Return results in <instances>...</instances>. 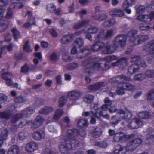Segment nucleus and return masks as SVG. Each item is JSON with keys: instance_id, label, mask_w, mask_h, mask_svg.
Instances as JSON below:
<instances>
[{"instance_id": "f257e3e1", "label": "nucleus", "mask_w": 154, "mask_h": 154, "mask_svg": "<svg viewBox=\"0 0 154 154\" xmlns=\"http://www.w3.org/2000/svg\"><path fill=\"white\" fill-rule=\"evenodd\" d=\"M138 33V31L131 30L129 31L127 35H119L115 38V41L117 42L118 45L122 48H124L126 44L127 38H129L130 42L134 43L135 40L138 38L136 44L134 45H138L145 42L149 39L148 36L146 35H139L136 36Z\"/></svg>"}, {"instance_id": "f03ea898", "label": "nucleus", "mask_w": 154, "mask_h": 154, "mask_svg": "<svg viewBox=\"0 0 154 154\" xmlns=\"http://www.w3.org/2000/svg\"><path fill=\"white\" fill-rule=\"evenodd\" d=\"M101 60L99 57H96L93 58L90 57L86 58L85 60L82 61V65L85 69V73L91 75L92 74L91 69H96L99 71H105L110 68L108 63H106L104 64V67H102L101 63H98Z\"/></svg>"}, {"instance_id": "7ed1b4c3", "label": "nucleus", "mask_w": 154, "mask_h": 154, "mask_svg": "<svg viewBox=\"0 0 154 154\" xmlns=\"http://www.w3.org/2000/svg\"><path fill=\"white\" fill-rule=\"evenodd\" d=\"M117 42L115 41V39L112 44H110V42H108L106 45L104 43L101 41H96L92 45L91 47V51L94 52L98 51L100 49H103L102 53L106 54H112L118 48Z\"/></svg>"}, {"instance_id": "20e7f679", "label": "nucleus", "mask_w": 154, "mask_h": 154, "mask_svg": "<svg viewBox=\"0 0 154 154\" xmlns=\"http://www.w3.org/2000/svg\"><path fill=\"white\" fill-rule=\"evenodd\" d=\"M130 80V78L123 75H118L111 78L110 82L117 85L122 84V88L125 90H132L134 86L129 83L125 82Z\"/></svg>"}, {"instance_id": "39448f33", "label": "nucleus", "mask_w": 154, "mask_h": 154, "mask_svg": "<svg viewBox=\"0 0 154 154\" xmlns=\"http://www.w3.org/2000/svg\"><path fill=\"white\" fill-rule=\"evenodd\" d=\"M45 121L44 119L41 116H38L33 121H27L26 122H21L18 125V127L22 128L26 124L30 125L32 129H36L42 125Z\"/></svg>"}, {"instance_id": "423d86ee", "label": "nucleus", "mask_w": 154, "mask_h": 154, "mask_svg": "<svg viewBox=\"0 0 154 154\" xmlns=\"http://www.w3.org/2000/svg\"><path fill=\"white\" fill-rule=\"evenodd\" d=\"M33 108L29 107L22 110L21 113H17L12 117L11 121L12 123L14 124L22 118L28 117L33 113Z\"/></svg>"}, {"instance_id": "0eeeda50", "label": "nucleus", "mask_w": 154, "mask_h": 154, "mask_svg": "<svg viewBox=\"0 0 154 154\" xmlns=\"http://www.w3.org/2000/svg\"><path fill=\"white\" fill-rule=\"evenodd\" d=\"M135 136L134 133L126 134L120 132L116 133L113 136V140L115 142H124L134 138Z\"/></svg>"}, {"instance_id": "6e6552de", "label": "nucleus", "mask_w": 154, "mask_h": 154, "mask_svg": "<svg viewBox=\"0 0 154 154\" xmlns=\"http://www.w3.org/2000/svg\"><path fill=\"white\" fill-rule=\"evenodd\" d=\"M109 111L110 113H112L117 111V113L121 115L122 119L125 120H129L132 117V114L129 111L125 112L122 109L118 110L116 107L114 106H111L110 107Z\"/></svg>"}, {"instance_id": "1a4fd4ad", "label": "nucleus", "mask_w": 154, "mask_h": 154, "mask_svg": "<svg viewBox=\"0 0 154 154\" xmlns=\"http://www.w3.org/2000/svg\"><path fill=\"white\" fill-rule=\"evenodd\" d=\"M150 78H154V69L153 70H146L144 75L143 73L136 74L134 77V79L138 81H141L144 79L146 77Z\"/></svg>"}, {"instance_id": "9d476101", "label": "nucleus", "mask_w": 154, "mask_h": 154, "mask_svg": "<svg viewBox=\"0 0 154 154\" xmlns=\"http://www.w3.org/2000/svg\"><path fill=\"white\" fill-rule=\"evenodd\" d=\"M86 133L84 130H79L75 128L70 129L67 131V136L68 137H78L80 136L83 138L86 137Z\"/></svg>"}, {"instance_id": "9b49d317", "label": "nucleus", "mask_w": 154, "mask_h": 154, "mask_svg": "<svg viewBox=\"0 0 154 154\" xmlns=\"http://www.w3.org/2000/svg\"><path fill=\"white\" fill-rule=\"evenodd\" d=\"M67 132L65 137H64L65 143H68L71 150H74L79 145V141L76 140L75 138L76 137H68L67 136Z\"/></svg>"}, {"instance_id": "f8f14e48", "label": "nucleus", "mask_w": 154, "mask_h": 154, "mask_svg": "<svg viewBox=\"0 0 154 154\" xmlns=\"http://www.w3.org/2000/svg\"><path fill=\"white\" fill-rule=\"evenodd\" d=\"M143 140L140 138L134 139L128 143L127 149L131 151H133L140 146Z\"/></svg>"}, {"instance_id": "ddd939ff", "label": "nucleus", "mask_w": 154, "mask_h": 154, "mask_svg": "<svg viewBox=\"0 0 154 154\" xmlns=\"http://www.w3.org/2000/svg\"><path fill=\"white\" fill-rule=\"evenodd\" d=\"M103 111L102 110H99L98 108H97L95 110L94 113L92 116L91 117L90 122L91 124H94L96 123V119L95 118L99 119L100 117L104 116L103 115Z\"/></svg>"}, {"instance_id": "4468645a", "label": "nucleus", "mask_w": 154, "mask_h": 154, "mask_svg": "<svg viewBox=\"0 0 154 154\" xmlns=\"http://www.w3.org/2000/svg\"><path fill=\"white\" fill-rule=\"evenodd\" d=\"M45 136V131L40 129L34 131L32 134L33 138L37 140H40L44 139Z\"/></svg>"}, {"instance_id": "2eb2a0df", "label": "nucleus", "mask_w": 154, "mask_h": 154, "mask_svg": "<svg viewBox=\"0 0 154 154\" xmlns=\"http://www.w3.org/2000/svg\"><path fill=\"white\" fill-rule=\"evenodd\" d=\"M130 60L131 63L137 62L136 64H139V67L140 66L143 67H146L147 66L145 61L141 59L140 57L139 56H134L131 58Z\"/></svg>"}, {"instance_id": "dca6fc26", "label": "nucleus", "mask_w": 154, "mask_h": 154, "mask_svg": "<svg viewBox=\"0 0 154 154\" xmlns=\"http://www.w3.org/2000/svg\"><path fill=\"white\" fill-rule=\"evenodd\" d=\"M128 144L125 147L122 145L118 144L115 146L114 148V154H125L127 151H129L128 149Z\"/></svg>"}, {"instance_id": "f3484780", "label": "nucleus", "mask_w": 154, "mask_h": 154, "mask_svg": "<svg viewBox=\"0 0 154 154\" xmlns=\"http://www.w3.org/2000/svg\"><path fill=\"white\" fill-rule=\"evenodd\" d=\"M63 139V142H62V144L59 146V149L62 153L68 154L69 152V150L71 149L69 147L68 143H65L64 137Z\"/></svg>"}, {"instance_id": "a211bd4d", "label": "nucleus", "mask_w": 154, "mask_h": 154, "mask_svg": "<svg viewBox=\"0 0 154 154\" xmlns=\"http://www.w3.org/2000/svg\"><path fill=\"white\" fill-rule=\"evenodd\" d=\"M144 51H149L151 54H154V40L148 42L143 47Z\"/></svg>"}, {"instance_id": "6ab92c4d", "label": "nucleus", "mask_w": 154, "mask_h": 154, "mask_svg": "<svg viewBox=\"0 0 154 154\" xmlns=\"http://www.w3.org/2000/svg\"><path fill=\"white\" fill-rule=\"evenodd\" d=\"M109 14L112 17H121L124 15V13L122 10L115 8L110 11Z\"/></svg>"}, {"instance_id": "aec40b11", "label": "nucleus", "mask_w": 154, "mask_h": 154, "mask_svg": "<svg viewBox=\"0 0 154 154\" xmlns=\"http://www.w3.org/2000/svg\"><path fill=\"white\" fill-rule=\"evenodd\" d=\"M38 148V145L35 143L31 141L27 144L26 149L29 152H32Z\"/></svg>"}, {"instance_id": "412c9836", "label": "nucleus", "mask_w": 154, "mask_h": 154, "mask_svg": "<svg viewBox=\"0 0 154 154\" xmlns=\"http://www.w3.org/2000/svg\"><path fill=\"white\" fill-rule=\"evenodd\" d=\"M81 95L79 91L73 90L68 92V96L70 99L75 100L78 99Z\"/></svg>"}, {"instance_id": "4be33fe9", "label": "nucleus", "mask_w": 154, "mask_h": 154, "mask_svg": "<svg viewBox=\"0 0 154 154\" xmlns=\"http://www.w3.org/2000/svg\"><path fill=\"white\" fill-rule=\"evenodd\" d=\"M10 73L6 72L2 73L1 77L5 81L6 85L8 86H10L13 84V81L12 79H10L8 76L10 75Z\"/></svg>"}, {"instance_id": "5701e85b", "label": "nucleus", "mask_w": 154, "mask_h": 154, "mask_svg": "<svg viewBox=\"0 0 154 154\" xmlns=\"http://www.w3.org/2000/svg\"><path fill=\"white\" fill-rule=\"evenodd\" d=\"M80 52L82 53V55L78 54L77 58H78L82 59L86 57L90 54V49L87 47H85L80 50Z\"/></svg>"}, {"instance_id": "b1692460", "label": "nucleus", "mask_w": 154, "mask_h": 154, "mask_svg": "<svg viewBox=\"0 0 154 154\" xmlns=\"http://www.w3.org/2000/svg\"><path fill=\"white\" fill-rule=\"evenodd\" d=\"M74 34H71L64 36L61 40V43L62 44H67L71 41L73 38Z\"/></svg>"}, {"instance_id": "393cba45", "label": "nucleus", "mask_w": 154, "mask_h": 154, "mask_svg": "<svg viewBox=\"0 0 154 154\" xmlns=\"http://www.w3.org/2000/svg\"><path fill=\"white\" fill-rule=\"evenodd\" d=\"M12 115V113L9 110H5L0 112V118L6 120L9 119Z\"/></svg>"}, {"instance_id": "a878e982", "label": "nucleus", "mask_w": 154, "mask_h": 154, "mask_svg": "<svg viewBox=\"0 0 154 154\" xmlns=\"http://www.w3.org/2000/svg\"><path fill=\"white\" fill-rule=\"evenodd\" d=\"M139 69V64H133L128 67V72L131 74H133L138 71Z\"/></svg>"}, {"instance_id": "bb28decb", "label": "nucleus", "mask_w": 154, "mask_h": 154, "mask_svg": "<svg viewBox=\"0 0 154 154\" xmlns=\"http://www.w3.org/2000/svg\"><path fill=\"white\" fill-rule=\"evenodd\" d=\"M19 151L18 146L16 145H14L9 148L7 154H18Z\"/></svg>"}, {"instance_id": "cd10ccee", "label": "nucleus", "mask_w": 154, "mask_h": 154, "mask_svg": "<svg viewBox=\"0 0 154 154\" xmlns=\"http://www.w3.org/2000/svg\"><path fill=\"white\" fill-rule=\"evenodd\" d=\"M88 125V123L87 120L84 119L79 120L77 123V126L82 129L84 127H87Z\"/></svg>"}, {"instance_id": "c85d7f7f", "label": "nucleus", "mask_w": 154, "mask_h": 154, "mask_svg": "<svg viewBox=\"0 0 154 154\" xmlns=\"http://www.w3.org/2000/svg\"><path fill=\"white\" fill-rule=\"evenodd\" d=\"M152 115V112H150L148 111H142L139 113L138 116L140 119H148L150 118Z\"/></svg>"}, {"instance_id": "c756f323", "label": "nucleus", "mask_w": 154, "mask_h": 154, "mask_svg": "<svg viewBox=\"0 0 154 154\" xmlns=\"http://www.w3.org/2000/svg\"><path fill=\"white\" fill-rule=\"evenodd\" d=\"M8 131L5 129L2 132L0 135V147H1L4 143V141L6 140L8 137Z\"/></svg>"}, {"instance_id": "7c9ffc66", "label": "nucleus", "mask_w": 154, "mask_h": 154, "mask_svg": "<svg viewBox=\"0 0 154 154\" xmlns=\"http://www.w3.org/2000/svg\"><path fill=\"white\" fill-rule=\"evenodd\" d=\"M150 23L143 22L139 24V29L141 30L148 31L151 28L150 26Z\"/></svg>"}, {"instance_id": "2f4dec72", "label": "nucleus", "mask_w": 154, "mask_h": 154, "mask_svg": "<svg viewBox=\"0 0 154 154\" xmlns=\"http://www.w3.org/2000/svg\"><path fill=\"white\" fill-rule=\"evenodd\" d=\"M54 110L52 107L45 106L43 109L39 110V113L42 114H48Z\"/></svg>"}, {"instance_id": "473e14b6", "label": "nucleus", "mask_w": 154, "mask_h": 154, "mask_svg": "<svg viewBox=\"0 0 154 154\" xmlns=\"http://www.w3.org/2000/svg\"><path fill=\"white\" fill-rule=\"evenodd\" d=\"M116 23V19L112 18L105 21L103 23V25L105 27L107 28L113 26Z\"/></svg>"}, {"instance_id": "72a5a7b5", "label": "nucleus", "mask_w": 154, "mask_h": 154, "mask_svg": "<svg viewBox=\"0 0 154 154\" xmlns=\"http://www.w3.org/2000/svg\"><path fill=\"white\" fill-rule=\"evenodd\" d=\"M94 97L90 94H87L85 95L83 98V101L86 103L91 104L94 101Z\"/></svg>"}, {"instance_id": "f704fd0d", "label": "nucleus", "mask_w": 154, "mask_h": 154, "mask_svg": "<svg viewBox=\"0 0 154 154\" xmlns=\"http://www.w3.org/2000/svg\"><path fill=\"white\" fill-rule=\"evenodd\" d=\"M64 113V111L62 109H58L56 110L55 114L54 115L53 118L55 119L58 120L63 115Z\"/></svg>"}, {"instance_id": "c9c22d12", "label": "nucleus", "mask_w": 154, "mask_h": 154, "mask_svg": "<svg viewBox=\"0 0 154 154\" xmlns=\"http://www.w3.org/2000/svg\"><path fill=\"white\" fill-rule=\"evenodd\" d=\"M11 32L13 34L14 39L16 41H17L18 38H20L21 34L20 32L17 29L16 27L13 28L11 30Z\"/></svg>"}, {"instance_id": "e433bc0d", "label": "nucleus", "mask_w": 154, "mask_h": 154, "mask_svg": "<svg viewBox=\"0 0 154 154\" xmlns=\"http://www.w3.org/2000/svg\"><path fill=\"white\" fill-rule=\"evenodd\" d=\"M121 120V118L120 116H115L112 117L110 121L111 124L114 125H116Z\"/></svg>"}, {"instance_id": "4c0bfd02", "label": "nucleus", "mask_w": 154, "mask_h": 154, "mask_svg": "<svg viewBox=\"0 0 154 154\" xmlns=\"http://www.w3.org/2000/svg\"><path fill=\"white\" fill-rule=\"evenodd\" d=\"M67 100V98L65 96H62L59 100V106L63 107L66 103Z\"/></svg>"}, {"instance_id": "58836bf2", "label": "nucleus", "mask_w": 154, "mask_h": 154, "mask_svg": "<svg viewBox=\"0 0 154 154\" xmlns=\"http://www.w3.org/2000/svg\"><path fill=\"white\" fill-rule=\"evenodd\" d=\"M101 130L99 128H96L93 130L92 135L94 138H99L101 134Z\"/></svg>"}, {"instance_id": "ea45409f", "label": "nucleus", "mask_w": 154, "mask_h": 154, "mask_svg": "<svg viewBox=\"0 0 154 154\" xmlns=\"http://www.w3.org/2000/svg\"><path fill=\"white\" fill-rule=\"evenodd\" d=\"M27 100L26 98L23 96L20 95L14 98V101L17 103H23Z\"/></svg>"}, {"instance_id": "a19ab883", "label": "nucleus", "mask_w": 154, "mask_h": 154, "mask_svg": "<svg viewBox=\"0 0 154 154\" xmlns=\"http://www.w3.org/2000/svg\"><path fill=\"white\" fill-rule=\"evenodd\" d=\"M84 45V40L82 38H77L75 41L74 45L77 47L78 48H80Z\"/></svg>"}, {"instance_id": "79ce46f5", "label": "nucleus", "mask_w": 154, "mask_h": 154, "mask_svg": "<svg viewBox=\"0 0 154 154\" xmlns=\"http://www.w3.org/2000/svg\"><path fill=\"white\" fill-rule=\"evenodd\" d=\"M56 7L53 3L48 4L46 7V10L48 12L54 13V10H56Z\"/></svg>"}, {"instance_id": "37998d69", "label": "nucleus", "mask_w": 154, "mask_h": 154, "mask_svg": "<svg viewBox=\"0 0 154 154\" xmlns=\"http://www.w3.org/2000/svg\"><path fill=\"white\" fill-rule=\"evenodd\" d=\"M104 30L103 29L100 32L96 37V39L100 41L106 39L105 38V35L104 34Z\"/></svg>"}, {"instance_id": "c03bdc74", "label": "nucleus", "mask_w": 154, "mask_h": 154, "mask_svg": "<svg viewBox=\"0 0 154 154\" xmlns=\"http://www.w3.org/2000/svg\"><path fill=\"white\" fill-rule=\"evenodd\" d=\"M119 60V68L123 67L127 63V59L125 57H122L118 60Z\"/></svg>"}, {"instance_id": "a18cd8bd", "label": "nucleus", "mask_w": 154, "mask_h": 154, "mask_svg": "<svg viewBox=\"0 0 154 154\" xmlns=\"http://www.w3.org/2000/svg\"><path fill=\"white\" fill-rule=\"evenodd\" d=\"M119 60V68L123 67L127 63V59L125 57H122L118 60Z\"/></svg>"}, {"instance_id": "49530a36", "label": "nucleus", "mask_w": 154, "mask_h": 154, "mask_svg": "<svg viewBox=\"0 0 154 154\" xmlns=\"http://www.w3.org/2000/svg\"><path fill=\"white\" fill-rule=\"evenodd\" d=\"M98 31V28L93 26H91L88 29V32L91 34L96 33Z\"/></svg>"}, {"instance_id": "de8ad7c7", "label": "nucleus", "mask_w": 154, "mask_h": 154, "mask_svg": "<svg viewBox=\"0 0 154 154\" xmlns=\"http://www.w3.org/2000/svg\"><path fill=\"white\" fill-rule=\"evenodd\" d=\"M8 23L6 20H4L0 24V32H2L6 29L8 27Z\"/></svg>"}, {"instance_id": "09e8293b", "label": "nucleus", "mask_w": 154, "mask_h": 154, "mask_svg": "<svg viewBox=\"0 0 154 154\" xmlns=\"http://www.w3.org/2000/svg\"><path fill=\"white\" fill-rule=\"evenodd\" d=\"M118 59V57L114 55L107 56L105 57L104 58V60L108 62L117 60Z\"/></svg>"}, {"instance_id": "8fccbe9b", "label": "nucleus", "mask_w": 154, "mask_h": 154, "mask_svg": "<svg viewBox=\"0 0 154 154\" xmlns=\"http://www.w3.org/2000/svg\"><path fill=\"white\" fill-rule=\"evenodd\" d=\"M134 120V119H133L131 120V122L128 124L127 127L129 129H132L137 128Z\"/></svg>"}, {"instance_id": "3c124183", "label": "nucleus", "mask_w": 154, "mask_h": 154, "mask_svg": "<svg viewBox=\"0 0 154 154\" xmlns=\"http://www.w3.org/2000/svg\"><path fill=\"white\" fill-rule=\"evenodd\" d=\"M28 41L26 42L23 47V51L28 53H30L32 51V50L30 48V46L28 45Z\"/></svg>"}, {"instance_id": "603ef678", "label": "nucleus", "mask_w": 154, "mask_h": 154, "mask_svg": "<svg viewBox=\"0 0 154 154\" xmlns=\"http://www.w3.org/2000/svg\"><path fill=\"white\" fill-rule=\"evenodd\" d=\"M147 15H140L138 16L137 17V20L141 21H143V22H148L147 21Z\"/></svg>"}, {"instance_id": "864d4df0", "label": "nucleus", "mask_w": 154, "mask_h": 154, "mask_svg": "<svg viewBox=\"0 0 154 154\" xmlns=\"http://www.w3.org/2000/svg\"><path fill=\"white\" fill-rule=\"evenodd\" d=\"M13 48V45L12 43H10L8 45H4L3 47L1 48L0 50L2 49V52H3L4 50L5 49H7L9 52H10L12 50Z\"/></svg>"}, {"instance_id": "5fc2aeb1", "label": "nucleus", "mask_w": 154, "mask_h": 154, "mask_svg": "<svg viewBox=\"0 0 154 154\" xmlns=\"http://www.w3.org/2000/svg\"><path fill=\"white\" fill-rule=\"evenodd\" d=\"M147 99L149 100H154V89L151 90L148 93Z\"/></svg>"}, {"instance_id": "6e6d98bb", "label": "nucleus", "mask_w": 154, "mask_h": 154, "mask_svg": "<svg viewBox=\"0 0 154 154\" xmlns=\"http://www.w3.org/2000/svg\"><path fill=\"white\" fill-rule=\"evenodd\" d=\"M107 17L106 15L104 14H102L98 17H96L95 16L94 17V19L95 20H96L102 21L105 20Z\"/></svg>"}, {"instance_id": "4d7b16f0", "label": "nucleus", "mask_w": 154, "mask_h": 154, "mask_svg": "<svg viewBox=\"0 0 154 154\" xmlns=\"http://www.w3.org/2000/svg\"><path fill=\"white\" fill-rule=\"evenodd\" d=\"M62 58L64 61L66 62H70L72 59L71 57L69 56L67 53H66L62 55Z\"/></svg>"}, {"instance_id": "13d9d810", "label": "nucleus", "mask_w": 154, "mask_h": 154, "mask_svg": "<svg viewBox=\"0 0 154 154\" xmlns=\"http://www.w3.org/2000/svg\"><path fill=\"white\" fill-rule=\"evenodd\" d=\"M95 145L100 147L105 148L107 146V144L104 141L97 142H96Z\"/></svg>"}, {"instance_id": "bf43d9fd", "label": "nucleus", "mask_w": 154, "mask_h": 154, "mask_svg": "<svg viewBox=\"0 0 154 154\" xmlns=\"http://www.w3.org/2000/svg\"><path fill=\"white\" fill-rule=\"evenodd\" d=\"M113 35V30L112 29H110L108 30L107 31L106 34H105V38L107 39L109 38H111Z\"/></svg>"}, {"instance_id": "052dcab7", "label": "nucleus", "mask_w": 154, "mask_h": 154, "mask_svg": "<svg viewBox=\"0 0 154 154\" xmlns=\"http://www.w3.org/2000/svg\"><path fill=\"white\" fill-rule=\"evenodd\" d=\"M145 11V7L144 6L140 5L138 6L137 9V12L140 14L143 13Z\"/></svg>"}, {"instance_id": "680f3d73", "label": "nucleus", "mask_w": 154, "mask_h": 154, "mask_svg": "<svg viewBox=\"0 0 154 154\" xmlns=\"http://www.w3.org/2000/svg\"><path fill=\"white\" fill-rule=\"evenodd\" d=\"M147 16L148 17H147V21L148 22L151 23L152 20L154 19V11H151L149 14L147 15Z\"/></svg>"}, {"instance_id": "e2e57ef3", "label": "nucleus", "mask_w": 154, "mask_h": 154, "mask_svg": "<svg viewBox=\"0 0 154 154\" xmlns=\"http://www.w3.org/2000/svg\"><path fill=\"white\" fill-rule=\"evenodd\" d=\"M18 137L20 140H23L24 139H26L27 137L26 134H25V131H23L19 133L18 135Z\"/></svg>"}, {"instance_id": "0e129e2a", "label": "nucleus", "mask_w": 154, "mask_h": 154, "mask_svg": "<svg viewBox=\"0 0 154 154\" xmlns=\"http://www.w3.org/2000/svg\"><path fill=\"white\" fill-rule=\"evenodd\" d=\"M78 66V64L76 63H71L69 64V68L70 70H74Z\"/></svg>"}, {"instance_id": "69168bd1", "label": "nucleus", "mask_w": 154, "mask_h": 154, "mask_svg": "<svg viewBox=\"0 0 154 154\" xmlns=\"http://www.w3.org/2000/svg\"><path fill=\"white\" fill-rule=\"evenodd\" d=\"M13 16V11L12 9L9 8L7 11L6 14L5 16L6 18L9 19L12 18Z\"/></svg>"}, {"instance_id": "338daca9", "label": "nucleus", "mask_w": 154, "mask_h": 154, "mask_svg": "<svg viewBox=\"0 0 154 154\" xmlns=\"http://www.w3.org/2000/svg\"><path fill=\"white\" fill-rule=\"evenodd\" d=\"M49 32L51 36L54 37H56L58 36V34L54 28H51L49 30Z\"/></svg>"}, {"instance_id": "774afa93", "label": "nucleus", "mask_w": 154, "mask_h": 154, "mask_svg": "<svg viewBox=\"0 0 154 154\" xmlns=\"http://www.w3.org/2000/svg\"><path fill=\"white\" fill-rule=\"evenodd\" d=\"M7 99V97L3 94H0V102L2 103L6 101Z\"/></svg>"}]
</instances>
